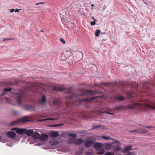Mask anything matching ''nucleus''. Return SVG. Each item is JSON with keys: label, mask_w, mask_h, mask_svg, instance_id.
I'll use <instances>...</instances> for the list:
<instances>
[{"label": "nucleus", "mask_w": 155, "mask_h": 155, "mask_svg": "<svg viewBox=\"0 0 155 155\" xmlns=\"http://www.w3.org/2000/svg\"><path fill=\"white\" fill-rule=\"evenodd\" d=\"M136 107L140 108L144 111L149 110V109L155 110V104L151 105L146 104L144 102H139L129 104L127 105V108L129 109L133 110Z\"/></svg>", "instance_id": "obj_1"}, {"label": "nucleus", "mask_w": 155, "mask_h": 155, "mask_svg": "<svg viewBox=\"0 0 155 155\" xmlns=\"http://www.w3.org/2000/svg\"><path fill=\"white\" fill-rule=\"evenodd\" d=\"M12 89L11 88H5L4 89L3 92L2 94L1 95L5 94L9 95L12 93L15 95V96L16 97V100L18 105H21V100L24 96L23 91H15V92H11Z\"/></svg>", "instance_id": "obj_2"}, {"label": "nucleus", "mask_w": 155, "mask_h": 155, "mask_svg": "<svg viewBox=\"0 0 155 155\" xmlns=\"http://www.w3.org/2000/svg\"><path fill=\"white\" fill-rule=\"evenodd\" d=\"M53 89L54 90L56 91H64L65 93L69 94V95L68 96V98L69 99L73 98L75 96V94L71 92V88H63L54 87H53Z\"/></svg>", "instance_id": "obj_3"}, {"label": "nucleus", "mask_w": 155, "mask_h": 155, "mask_svg": "<svg viewBox=\"0 0 155 155\" xmlns=\"http://www.w3.org/2000/svg\"><path fill=\"white\" fill-rule=\"evenodd\" d=\"M94 147L95 149L98 150L97 152V154L102 155L105 152L104 150L102 149L103 144L101 143H95L94 145Z\"/></svg>", "instance_id": "obj_4"}, {"label": "nucleus", "mask_w": 155, "mask_h": 155, "mask_svg": "<svg viewBox=\"0 0 155 155\" xmlns=\"http://www.w3.org/2000/svg\"><path fill=\"white\" fill-rule=\"evenodd\" d=\"M132 146H126L122 150V153H126L125 155H136L134 152H129L130 150H132Z\"/></svg>", "instance_id": "obj_5"}, {"label": "nucleus", "mask_w": 155, "mask_h": 155, "mask_svg": "<svg viewBox=\"0 0 155 155\" xmlns=\"http://www.w3.org/2000/svg\"><path fill=\"white\" fill-rule=\"evenodd\" d=\"M113 143L117 145L116 146H114L113 147V150L115 152L120 150L121 149V144L119 141L116 140H114Z\"/></svg>", "instance_id": "obj_6"}, {"label": "nucleus", "mask_w": 155, "mask_h": 155, "mask_svg": "<svg viewBox=\"0 0 155 155\" xmlns=\"http://www.w3.org/2000/svg\"><path fill=\"white\" fill-rule=\"evenodd\" d=\"M28 117L27 116H25L23 117L22 118H21L18 121H15L12 123L10 125L11 126H12L16 124H17L19 122L21 123H25L26 122H28L29 121V120H28Z\"/></svg>", "instance_id": "obj_7"}, {"label": "nucleus", "mask_w": 155, "mask_h": 155, "mask_svg": "<svg viewBox=\"0 0 155 155\" xmlns=\"http://www.w3.org/2000/svg\"><path fill=\"white\" fill-rule=\"evenodd\" d=\"M16 130V132L19 134L23 135L25 134V131H26V129H19L15 128L12 129V130Z\"/></svg>", "instance_id": "obj_8"}, {"label": "nucleus", "mask_w": 155, "mask_h": 155, "mask_svg": "<svg viewBox=\"0 0 155 155\" xmlns=\"http://www.w3.org/2000/svg\"><path fill=\"white\" fill-rule=\"evenodd\" d=\"M95 94V92L92 90H85L84 93L81 95L85 96L86 95H93Z\"/></svg>", "instance_id": "obj_9"}, {"label": "nucleus", "mask_w": 155, "mask_h": 155, "mask_svg": "<svg viewBox=\"0 0 155 155\" xmlns=\"http://www.w3.org/2000/svg\"><path fill=\"white\" fill-rule=\"evenodd\" d=\"M94 143V141L91 140H88L84 142V146L86 147H91Z\"/></svg>", "instance_id": "obj_10"}, {"label": "nucleus", "mask_w": 155, "mask_h": 155, "mask_svg": "<svg viewBox=\"0 0 155 155\" xmlns=\"http://www.w3.org/2000/svg\"><path fill=\"white\" fill-rule=\"evenodd\" d=\"M48 136L46 134H42L40 135L38 139L41 141H45L48 139Z\"/></svg>", "instance_id": "obj_11"}, {"label": "nucleus", "mask_w": 155, "mask_h": 155, "mask_svg": "<svg viewBox=\"0 0 155 155\" xmlns=\"http://www.w3.org/2000/svg\"><path fill=\"white\" fill-rule=\"evenodd\" d=\"M40 136V134L38 133L37 132L33 131V133L32 135V137L35 140H36L38 139L39 137Z\"/></svg>", "instance_id": "obj_12"}, {"label": "nucleus", "mask_w": 155, "mask_h": 155, "mask_svg": "<svg viewBox=\"0 0 155 155\" xmlns=\"http://www.w3.org/2000/svg\"><path fill=\"white\" fill-rule=\"evenodd\" d=\"M113 143H105L104 145V148L106 150L110 149L111 148Z\"/></svg>", "instance_id": "obj_13"}, {"label": "nucleus", "mask_w": 155, "mask_h": 155, "mask_svg": "<svg viewBox=\"0 0 155 155\" xmlns=\"http://www.w3.org/2000/svg\"><path fill=\"white\" fill-rule=\"evenodd\" d=\"M7 136L9 138H14L16 136L15 133L12 131H9L7 134Z\"/></svg>", "instance_id": "obj_14"}, {"label": "nucleus", "mask_w": 155, "mask_h": 155, "mask_svg": "<svg viewBox=\"0 0 155 155\" xmlns=\"http://www.w3.org/2000/svg\"><path fill=\"white\" fill-rule=\"evenodd\" d=\"M47 100L46 97L45 95H43L41 100L39 102L40 105H43L45 104V102H46Z\"/></svg>", "instance_id": "obj_15"}, {"label": "nucleus", "mask_w": 155, "mask_h": 155, "mask_svg": "<svg viewBox=\"0 0 155 155\" xmlns=\"http://www.w3.org/2000/svg\"><path fill=\"white\" fill-rule=\"evenodd\" d=\"M25 132V134H27L28 136H32V134L33 133V130H27L26 129Z\"/></svg>", "instance_id": "obj_16"}, {"label": "nucleus", "mask_w": 155, "mask_h": 155, "mask_svg": "<svg viewBox=\"0 0 155 155\" xmlns=\"http://www.w3.org/2000/svg\"><path fill=\"white\" fill-rule=\"evenodd\" d=\"M50 136L52 137H56L59 136L58 132H51L50 133Z\"/></svg>", "instance_id": "obj_17"}, {"label": "nucleus", "mask_w": 155, "mask_h": 155, "mask_svg": "<svg viewBox=\"0 0 155 155\" xmlns=\"http://www.w3.org/2000/svg\"><path fill=\"white\" fill-rule=\"evenodd\" d=\"M83 141V140L82 139H79L76 140H75L74 144L76 145H79L82 143Z\"/></svg>", "instance_id": "obj_18"}, {"label": "nucleus", "mask_w": 155, "mask_h": 155, "mask_svg": "<svg viewBox=\"0 0 155 155\" xmlns=\"http://www.w3.org/2000/svg\"><path fill=\"white\" fill-rule=\"evenodd\" d=\"M58 143V141L54 139L51 140L49 141L50 144L51 145L57 144Z\"/></svg>", "instance_id": "obj_19"}, {"label": "nucleus", "mask_w": 155, "mask_h": 155, "mask_svg": "<svg viewBox=\"0 0 155 155\" xmlns=\"http://www.w3.org/2000/svg\"><path fill=\"white\" fill-rule=\"evenodd\" d=\"M84 151V148L83 147H81L79 148V151H77L75 153V154L78 155H81L82 153Z\"/></svg>", "instance_id": "obj_20"}, {"label": "nucleus", "mask_w": 155, "mask_h": 155, "mask_svg": "<svg viewBox=\"0 0 155 155\" xmlns=\"http://www.w3.org/2000/svg\"><path fill=\"white\" fill-rule=\"evenodd\" d=\"M99 127H101L102 129H105L106 128V127L102 125H99L97 126H94L92 127L93 129H97Z\"/></svg>", "instance_id": "obj_21"}, {"label": "nucleus", "mask_w": 155, "mask_h": 155, "mask_svg": "<svg viewBox=\"0 0 155 155\" xmlns=\"http://www.w3.org/2000/svg\"><path fill=\"white\" fill-rule=\"evenodd\" d=\"M94 150L92 149H90L87 151L85 152L86 155H91L94 153Z\"/></svg>", "instance_id": "obj_22"}, {"label": "nucleus", "mask_w": 155, "mask_h": 155, "mask_svg": "<svg viewBox=\"0 0 155 155\" xmlns=\"http://www.w3.org/2000/svg\"><path fill=\"white\" fill-rule=\"evenodd\" d=\"M75 140V139L74 138H71L68 139L67 142L69 144L74 143Z\"/></svg>", "instance_id": "obj_23"}, {"label": "nucleus", "mask_w": 155, "mask_h": 155, "mask_svg": "<svg viewBox=\"0 0 155 155\" xmlns=\"http://www.w3.org/2000/svg\"><path fill=\"white\" fill-rule=\"evenodd\" d=\"M137 133H139L140 134L143 133L146 131L145 130L142 128L139 129H137Z\"/></svg>", "instance_id": "obj_24"}, {"label": "nucleus", "mask_w": 155, "mask_h": 155, "mask_svg": "<svg viewBox=\"0 0 155 155\" xmlns=\"http://www.w3.org/2000/svg\"><path fill=\"white\" fill-rule=\"evenodd\" d=\"M96 98H97L96 97H92L90 99H84L82 100L83 101H89L90 100H94L95 99H96Z\"/></svg>", "instance_id": "obj_25"}, {"label": "nucleus", "mask_w": 155, "mask_h": 155, "mask_svg": "<svg viewBox=\"0 0 155 155\" xmlns=\"http://www.w3.org/2000/svg\"><path fill=\"white\" fill-rule=\"evenodd\" d=\"M129 132L131 134H136L137 133V129L134 130H129Z\"/></svg>", "instance_id": "obj_26"}, {"label": "nucleus", "mask_w": 155, "mask_h": 155, "mask_svg": "<svg viewBox=\"0 0 155 155\" xmlns=\"http://www.w3.org/2000/svg\"><path fill=\"white\" fill-rule=\"evenodd\" d=\"M77 57H78V56H80V58H81V59L83 57V54L81 52H78L77 53Z\"/></svg>", "instance_id": "obj_27"}, {"label": "nucleus", "mask_w": 155, "mask_h": 155, "mask_svg": "<svg viewBox=\"0 0 155 155\" xmlns=\"http://www.w3.org/2000/svg\"><path fill=\"white\" fill-rule=\"evenodd\" d=\"M115 108L117 110H121L123 109V106L122 105L117 106Z\"/></svg>", "instance_id": "obj_28"}, {"label": "nucleus", "mask_w": 155, "mask_h": 155, "mask_svg": "<svg viewBox=\"0 0 155 155\" xmlns=\"http://www.w3.org/2000/svg\"><path fill=\"white\" fill-rule=\"evenodd\" d=\"M100 32L101 31L99 29H97L95 33V36L97 37L99 36V34L100 33Z\"/></svg>", "instance_id": "obj_29"}, {"label": "nucleus", "mask_w": 155, "mask_h": 155, "mask_svg": "<svg viewBox=\"0 0 155 155\" xmlns=\"http://www.w3.org/2000/svg\"><path fill=\"white\" fill-rule=\"evenodd\" d=\"M127 95L129 97H130V98H131V97H133L134 96V94H133V93L132 92H130V93L128 92L127 94Z\"/></svg>", "instance_id": "obj_30"}, {"label": "nucleus", "mask_w": 155, "mask_h": 155, "mask_svg": "<svg viewBox=\"0 0 155 155\" xmlns=\"http://www.w3.org/2000/svg\"><path fill=\"white\" fill-rule=\"evenodd\" d=\"M117 99L120 101H123L124 99V98L123 96L119 97L117 98Z\"/></svg>", "instance_id": "obj_31"}, {"label": "nucleus", "mask_w": 155, "mask_h": 155, "mask_svg": "<svg viewBox=\"0 0 155 155\" xmlns=\"http://www.w3.org/2000/svg\"><path fill=\"white\" fill-rule=\"evenodd\" d=\"M56 120V119L51 118H46V119H42L43 121H45L46 120Z\"/></svg>", "instance_id": "obj_32"}, {"label": "nucleus", "mask_w": 155, "mask_h": 155, "mask_svg": "<svg viewBox=\"0 0 155 155\" xmlns=\"http://www.w3.org/2000/svg\"><path fill=\"white\" fill-rule=\"evenodd\" d=\"M102 138L105 140H109L110 139H112L110 137L105 136H103L102 137Z\"/></svg>", "instance_id": "obj_33"}, {"label": "nucleus", "mask_w": 155, "mask_h": 155, "mask_svg": "<svg viewBox=\"0 0 155 155\" xmlns=\"http://www.w3.org/2000/svg\"><path fill=\"white\" fill-rule=\"evenodd\" d=\"M104 155H114V153L112 152H107L105 153Z\"/></svg>", "instance_id": "obj_34"}, {"label": "nucleus", "mask_w": 155, "mask_h": 155, "mask_svg": "<svg viewBox=\"0 0 155 155\" xmlns=\"http://www.w3.org/2000/svg\"><path fill=\"white\" fill-rule=\"evenodd\" d=\"M68 136L70 137H73L74 138H75L76 137V134H68Z\"/></svg>", "instance_id": "obj_35"}, {"label": "nucleus", "mask_w": 155, "mask_h": 155, "mask_svg": "<svg viewBox=\"0 0 155 155\" xmlns=\"http://www.w3.org/2000/svg\"><path fill=\"white\" fill-rule=\"evenodd\" d=\"M13 39L12 38H5L3 40V41H6L7 40H11Z\"/></svg>", "instance_id": "obj_36"}, {"label": "nucleus", "mask_w": 155, "mask_h": 155, "mask_svg": "<svg viewBox=\"0 0 155 155\" xmlns=\"http://www.w3.org/2000/svg\"><path fill=\"white\" fill-rule=\"evenodd\" d=\"M63 125H64V124H56V125H53L52 126L53 127H58V126H62Z\"/></svg>", "instance_id": "obj_37"}, {"label": "nucleus", "mask_w": 155, "mask_h": 155, "mask_svg": "<svg viewBox=\"0 0 155 155\" xmlns=\"http://www.w3.org/2000/svg\"><path fill=\"white\" fill-rule=\"evenodd\" d=\"M60 41L62 42L63 44H64L65 43V41L62 38H61L60 39Z\"/></svg>", "instance_id": "obj_38"}, {"label": "nucleus", "mask_w": 155, "mask_h": 155, "mask_svg": "<svg viewBox=\"0 0 155 155\" xmlns=\"http://www.w3.org/2000/svg\"><path fill=\"white\" fill-rule=\"evenodd\" d=\"M132 86L133 87H137L138 86V85H137L135 83H132Z\"/></svg>", "instance_id": "obj_39"}, {"label": "nucleus", "mask_w": 155, "mask_h": 155, "mask_svg": "<svg viewBox=\"0 0 155 155\" xmlns=\"http://www.w3.org/2000/svg\"><path fill=\"white\" fill-rule=\"evenodd\" d=\"M58 101L57 100H54L53 102V104L54 105L56 104H58Z\"/></svg>", "instance_id": "obj_40"}, {"label": "nucleus", "mask_w": 155, "mask_h": 155, "mask_svg": "<svg viewBox=\"0 0 155 155\" xmlns=\"http://www.w3.org/2000/svg\"><path fill=\"white\" fill-rule=\"evenodd\" d=\"M95 21H91V25H94L95 24Z\"/></svg>", "instance_id": "obj_41"}, {"label": "nucleus", "mask_w": 155, "mask_h": 155, "mask_svg": "<svg viewBox=\"0 0 155 155\" xmlns=\"http://www.w3.org/2000/svg\"><path fill=\"white\" fill-rule=\"evenodd\" d=\"M21 10V9H16L15 10V12H19V11H20V10Z\"/></svg>", "instance_id": "obj_42"}, {"label": "nucleus", "mask_w": 155, "mask_h": 155, "mask_svg": "<svg viewBox=\"0 0 155 155\" xmlns=\"http://www.w3.org/2000/svg\"><path fill=\"white\" fill-rule=\"evenodd\" d=\"M15 10L14 9H12L10 10V12H11L12 13L15 11Z\"/></svg>", "instance_id": "obj_43"}, {"label": "nucleus", "mask_w": 155, "mask_h": 155, "mask_svg": "<svg viewBox=\"0 0 155 155\" xmlns=\"http://www.w3.org/2000/svg\"><path fill=\"white\" fill-rule=\"evenodd\" d=\"M44 3V2H40V3H38L36 4V5H38V4H43Z\"/></svg>", "instance_id": "obj_44"}, {"label": "nucleus", "mask_w": 155, "mask_h": 155, "mask_svg": "<svg viewBox=\"0 0 155 155\" xmlns=\"http://www.w3.org/2000/svg\"><path fill=\"white\" fill-rule=\"evenodd\" d=\"M106 8V6L105 5H104V7L103 8V10H105Z\"/></svg>", "instance_id": "obj_45"}, {"label": "nucleus", "mask_w": 155, "mask_h": 155, "mask_svg": "<svg viewBox=\"0 0 155 155\" xmlns=\"http://www.w3.org/2000/svg\"><path fill=\"white\" fill-rule=\"evenodd\" d=\"M106 113L107 114H114L113 113H109V112H106Z\"/></svg>", "instance_id": "obj_46"}, {"label": "nucleus", "mask_w": 155, "mask_h": 155, "mask_svg": "<svg viewBox=\"0 0 155 155\" xmlns=\"http://www.w3.org/2000/svg\"><path fill=\"white\" fill-rule=\"evenodd\" d=\"M92 18L94 20V21H96V20L94 19V18L93 16L92 17Z\"/></svg>", "instance_id": "obj_47"}, {"label": "nucleus", "mask_w": 155, "mask_h": 155, "mask_svg": "<svg viewBox=\"0 0 155 155\" xmlns=\"http://www.w3.org/2000/svg\"><path fill=\"white\" fill-rule=\"evenodd\" d=\"M146 127L147 128H151L152 127V126H147V127Z\"/></svg>", "instance_id": "obj_48"}, {"label": "nucleus", "mask_w": 155, "mask_h": 155, "mask_svg": "<svg viewBox=\"0 0 155 155\" xmlns=\"http://www.w3.org/2000/svg\"><path fill=\"white\" fill-rule=\"evenodd\" d=\"M40 121H43L42 119H40L39 120Z\"/></svg>", "instance_id": "obj_49"}, {"label": "nucleus", "mask_w": 155, "mask_h": 155, "mask_svg": "<svg viewBox=\"0 0 155 155\" xmlns=\"http://www.w3.org/2000/svg\"><path fill=\"white\" fill-rule=\"evenodd\" d=\"M91 6L92 7H93L94 6V4H92L91 5Z\"/></svg>", "instance_id": "obj_50"}, {"label": "nucleus", "mask_w": 155, "mask_h": 155, "mask_svg": "<svg viewBox=\"0 0 155 155\" xmlns=\"http://www.w3.org/2000/svg\"><path fill=\"white\" fill-rule=\"evenodd\" d=\"M40 31V32H43V33L44 32V31H43V30H41Z\"/></svg>", "instance_id": "obj_51"}, {"label": "nucleus", "mask_w": 155, "mask_h": 155, "mask_svg": "<svg viewBox=\"0 0 155 155\" xmlns=\"http://www.w3.org/2000/svg\"><path fill=\"white\" fill-rule=\"evenodd\" d=\"M6 100H7L8 99V98L7 97H6Z\"/></svg>", "instance_id": "obj_52"}, {"label": "nucleus", "mask_w": 155, "mask_h": 155, "mask_svg": "<svg viewBox=\"0 0 155 155\" xmlns=\"http://www.w3.org/2000/svg\"><path fill=\"white\" fill-rule=\"evenodd\" d=\"M1 139V137L0 136V140Z\"/></svg>", "instance_id": "obj_53"}, {"label": "nucleus", "mask_w": 155, "mask_h": 155, "mask_svg": "<svg viewBox=\"0 0 155 155\" xmlns=\"http://www.w3.org/2000/svg\"><path fill=\"white\" fill-rule=\"evenodd\" d=\"M91 9H92V10H93V7H92V8H91Z\"/></svg>", "instance_id": "obj_54"}, {"label": "nucleus", "mask_w": 155, "mask_h": 155, "mask_svg": "<svg viewBox=\"0 0 155 155\" xmlns=\"http://www.w3.org/2000/svg\"><path fill=\"white\" fill-rule=\"evenodd\" d=\"M101 112H100V113H101ZM102 113H104V112H102Z\"/></svg>", "instance_id": "obj_55"}, {"label": "nucleus", "mask_w": 155, "mask_h": 155, "mask_svg": "<svg viewBox=\"0 0 155 155\" xmlns=\"http://www.w3.org/2000/svg\"><path fill=\"white\" fill-rule=\"evenodd\" d=\"M14 113H15V114H16V113H15V112H14Z\"/></svg>", "instance_id": "obj_56"}]
</instances>
